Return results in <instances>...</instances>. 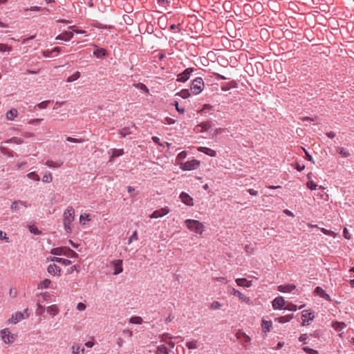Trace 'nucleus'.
I'll return each instance as SVG.
<instances>
[{
  "mask_svg": "<svg viewBox=\"0 0 354 354\" xmlns=\"http://www.w3.org/2000/svg\"><path fill=\"white\" fill-rule=\"evenodd\" d=\"M343 234H344V238L346 239H350L351 238V234H349L347 228H346V227L344 229Z\"/></svg>",
  "mask_w": 354,
  "mask_h": 354,
  "instance_id": "nucleus-63",
  "label": "nucleus"
},
{
  "mask_svg": "<svg viewBox=\"0 0 354 354\" xmlns=\"http://www.w3.org/2000/svg\"><path fill=\"white\" fill-rule=\"evenodd\" d=\"M292 318H293L292 315H288L286 316L277 317V318H276L275 320L277 321L279 323L284 324V323H286V322L290 321Z\"/></svg>",
  "mask_w": 354,
  "mask_h": 354,
  "instance_id": "nucleus-31",
  "label": "nucleus"
},
{
  "mask_svg": "<svg viewBox=\"0 0 354 354\" xmlns=\"http://www.w3.org/2000/svg\"><path fill=\"white\" fill-rule=\"evenodd\" d=\"M187 152L186 151H181L180 153H179L176 157V161L178 162L181 160H183L185 159L186 157H187Z\"/></svg>",
  "mask_w": 354,
  "mask_h": 354,
  "instance_id": "nucleus-52",
  "label": "nucleus"
},
{
  "mask_svg": "<svg viewBox=\"0 0 354 354\" xmlns=\"http://www.w3.org/2000/svg\"><path fill=\"white\" fill-rule=\"evenodd\" d=\"M186 346L189 349H196L198 348V342L196 340L189 341L186 343Z\"/></svg>",
  "mask_w": 354,
  "mask_h": 354,
  "instance_id": "nucleus-42",
  "label": "nucleus"
},
{
  "mask_svg": "<svg viewBox=\"0 0 354 354\" xmlns=\"http://www.w3.org/2000/svg\"><path fill=\"white\" fill-rule=\"evenodd\" d=\"M285 309L290 310V311H295V310H297V306L293 304L290 303L286 306Z\"/></svg>",
  "mask_w": 354,
  "mask_h": 354,
  "instance_id": "nucleus-56",
  "label": "nucleus"
},
{
  "mask_svg": "<svg viewBox=\"0 0 354 354\" xmlns=\"http://www.w3.org/2000/svg\"><path fill=\"white\" fill-rule=\"evenodd\" d=\"M53 180L52 174L50 172H46L42 178L44 183H50Z\"/></svg>",
  "mask_w": 354,
  "mask_h": 354,
  "instance_id": "nucleus-43",
  "label": "nucleus"
},
{
  "mask_svg": "<svg viewBox=\"0 0 354 354\" xmlns=\"http://www.w3.org/2000/svg\"><path fill=\"white\" fill-rule=\"evenodd\" d=\"M138 239V233L136 231H134L132 235L129 239V244H130L133 241H136Z\"/></svg>",
  "mask_w": 354,
  "mask_h": 354,
  "instance_id": "nucleus-57",
  "label": "nucleus"
},
{
  "mask_svg": "<svg viewBox=\"0 0 354 354\" xmlns=\"http://www.w3.org/2000/svg\"><path fill=\"white\" fill-rule=\"evenodd\" d=\"M93 46L95 48V50L93 51V55L96 57L101 58V57L106 55L107 51L106 49L102 48H98V46L95 44H93Z\"/></svg>",
  "mask_w": 354,
  "mask_h": 354,
  "instance_id": "nucleus-17",
  "label": "nucleus"
},
{
  "mask_svg": "<svg viewBox=\"0 0 354 354\" xmlns=\"http://www.w3.org/2000/svg\"><path fill=\"white\" fill-rule=\"evenodd\" d=\"M337 151L339 154H341L344 158L349 156V153L347 151H346L343 147H338Z\"/></svg>",
  "mask_w": 354,
  "mask_h": 354,
  "instance_id": "nucleus-48",
  "label": "nucleus"
},
{
  "mask_svg": "<svg viewBox=\"0 0 354 354\" xmlns=\"http://www.w3.org/2000/svg\"><path fill=\"white\" fill-rule=\"evenodd\" d=\"M42 120L43 119L39 118L32 119L28 121V124L32 125L39 124Z\"/></svg>",
  "mask_w": 354,
  "mask_h": 354,
  "instance_id": "nucleus-60",
  "label": "nucleus"
},
{
  "mask_svg": "<svg viewBox=\"0 0 354 354\" xmlns=\"http://www.w3.org/2000/svg\"><path fill=\"white\" fill-rule=\"evenodd\" d=\"M51 254L54 255H64L70 258H76L78 254L75 251L67 248H56L51 250Z\"/></svg>",
  "mask_w": 354,
  "mask_h": 354,
  "instance_id": "nucleus-3",
  "label": "nucleus"
},
{
  "mask_svg": "<svg viewBox=\"0 0 354 354\" xmlns=\"http://www.w3.org/2000/svg\"><path fill=\"white\" fill-rule=\"evenodd\" d=\"M295 288V286L293 284H286L279 286L277 289L281 292H291Z\"/></svg>",
  "mask_w": 354,
  "mask_h": 354,
  "instance_id": "nucleus-22",
  "label": "nucleus"
},
{
  "mask_svg": "<svg viewBox=\"0 0 354 354\" xmlns=\"http://www.w3.org/2000/svg\"><path fill=\"white\" fill-rule=\"evenodd\" d=\"M333 327L336 330H340L346 327V324L344 322H335L333 323Z\"/></svg>",
  "mask_w": 354,
  "mask_h": 354,
  "instance_id": "nucleus-37",
  "label": "nucleus"
},
{
  "mask_svg": "<svg viewBox=\"0 0 354 354\" xmlns=\"http://www.w3.org/2000/svg\"><path fill=\"white\" fill-rule=\"evenodd\" d=\"M73 37V32L71 31H64L56 37L57 40H63L65 41L71 40Z\"/></svg>",
  "mask_w": 354,
  "mask_h": 354,
  "instance_id": "nucleus-16",
  "label": "nucleus"
},
{
  "mask_svg": "<svg viewBox=\"0 0 354 354\" xmlns=\"http://www.w3.org/2000/svg\"><path fill=\"white\" fill-rule=\"evenodd\" d=\"M185 224L188 230L191 232H195L198 234L203 233L205 226L203 223L198 220L187 219L185 221Z\"/></svg>",
  "mask_w": 354,
  "mask_h": 354,
  "instance_id": "nucleus-2",
  "label": "nucleus"
},
{
  "mask_svg": "<svg viewBox=\"0 0 354 354\" xmlns=\"http://www.w3.org/2000/svg\"><path fill=\"white\" fill-rule=\"evenodd\" d=\"M1 337L6 344H10L15 340L14 335L11 334L8 328H4L1 331Z\"/></svg>",
  "mask_w": 354,
  "mask_h": 354,
  "instance_id": "nucleus-9",
  "label": "nucleus"
},
{
  "mask_svg": "<svg viewBox=\"0 0 354 354\" xmlns=\"http://www.w3.org/2000/svg\"><path fill=\"white\" fill-rule=\"evenodd\" d=\"M230 292L232 295L237 297L241 302H244L250 306H252L253 304L250 297H247L246 295L241 292L239 290H236L234 288H230Z\"/></svg>",
  "mask_w": 354,
  "mask_h": 354,
  "instance_id": "nucleus-7",
  "label": "nucleus"
},
{
  "mask_svg": "<svg viewBox=\"0 0 354 354\" xmlns=\"http://www.w3.org/2000/svg\"><path fill=\"white\" fill-rule=\"evenodd\" d=\"M86 309V305L82 302H80L77 305V310L79 311H84Z\"/></svg>",
  "mask_w": 354,
  "mask_h": 354,
  "instance_id": "nucleus-61",
  "label": "nucleus"
},
{
  "mask_svg": "<svg viewBox=\"0 0 354 354\" xmlns=\"http://www.w3.org/2000/svg\"><path fill=\"white\" fill-rule=\"evenodd\" d=\"M47 271L50 274L59 276L61 268L56 264H50L48 266Z\"/></svg>",
  "mask_w": 354,
  "mask_h": 354,
  "instance_id": "nucleus-20",
  "label": "nucleus"
},
{
  "mask_svg": "<svg viewBox=\"0 0 354 354\" xmlns=\"http://www.w3.org/2000/svg\"><path fill=\"white\" fill-rule=\"evenodd\" d=\"M50 103V101L49 100H46V101H43L40 103H39L37 104V107L39 109H46L47 107V106L48 105V104Z\"/></svg>",
  "mask_w": 354,
  "mask_h": 354,
  "instance_id": "nucleus-54",
  "label": "nucleus"
},
{
  "mask_svg": "<svg viewBox=\"0 0 354 354\" xmlns=\"http://www.w3.org/2000/svg\"><path fill=\"white\" fill-rule=\"evenodd\" d=\"M180 198L184 204L188 206L194 205L193 198L188 194L182 192L180 195Z\"/></svg>",
  "mask_w": 354,
  "mask_h": 354,
  "instance_id": "nucleus-15",
  "label": "nucleus"
},
{
  "mask_svg": "<svg viewBox=\"0 0 354 354\" xmlns=\"http://www.w3.org/2000/svg\"><path fill=\"white\" fill-rule=\"evenodd\" d=\"M314 292L319 295V297L325 299L327 301H331V298L329 296V295H328L327 293L325 292V291L320 287H317L315 289V291Z\"/></svg>",
  "mask_w": 354,
  "mask_h": 354,
  "instance_id": "nucleus-23",
  "label": "nucleus"
},
{
  "mask_svg": "<svg viewBox=\"0 0 354 354\" xmlns=\"http://www.w3.org/2000/svg\"><path fill=\"white\" fill-rule=\"evenodd\" d=\"M12 50V47L7 45V44H1L0 43V51L1 52H6V51H11Z\"/></svg>",
  "mask_w": 354,
  "mask_h": 354,
  "instance_id": "nucleus-47",
  "label": "nucleus"
},
{
  "mask_svg": "<svg viewBox=\"0 0 354 354\" xmlns=\"http://www.w3.org/2000/svg\"><path fill=\"white\" fill-rule=\"evenodd\" d=\"M239 286L249 288L252 286V281H248L245 278H239L235 280Z\"/></svg>",
  "mask_w": 354,
  "mask_h": 354,
  "instance_id": "nucleus-25",
  "label": "nucleus"
},
{
  "mask_svg": "<svg viewBox=\"0 0 354 354\" xmlns=\"http://www.w3.org/2000/svg\"><path fill=\"white\" fill-rule=\"evenodd\" d=\"M192 68H187L183 73L178 75L177 81L185 82L189 80L191 73L193 72Z\"/></svg>",
  "mask_w": 354,
  "mask_h": 354,
  "instance_id": "nucleus-13",
  "label": "nucleus"
},
{
  "mask_svg": "<svg viewBox=\"0 0 354 354\" xmlns=\"http://www.w3.org/2000/svg\"><path fill=\"white\" fill-rule=\"evenodd\" d=\"M170 209L168 207H162L160 209L155 210L151 214L149 215L151 218H158L169 214Z\"/></svg>",
  "mask_w": 354,
  "mask_h": 354,
  "instance_id": "nucleus-11",
  "label": "nucleus"
},
{
  "mask_svg": "<svg viewBox=\"0 0 354 354\" xmlns=\"http://www.w3.org/2000/svg\"><path fill=\"white\" fill-rule=\"evenodd\" d=\"M91 221V216L89 214L84 213L82 214L80 216V224L85 225L87 222Z\"/></svg>",
  "mask_w": 354,
  "mask_h": 354,
  "instance_id": "nucleus-30",
  "label": "nucleus"
},
{
  "mask_svg": "<svg viewBox=\"0 0 354 354\" xmlns=\"http://www.w3.org/2000/svg\"><path fill=\"white\" fill-rule=\"evenodd\" d=\"M63 162L61 161H53L51 160H48L46 162V165L50 168H58L62 165Z\"/></svg>",
  "mask_w": 354,
  "mask_h": 354,
  "instance_id": "nucleus-28",
  "label": "nucleus"
},
{
  "mask_svg": "<svg viewBox=\"0 0 354 354\" xmlns=\"http://www.w3.org/2000/svg\"><path fill=\"white\" fill-rule=\"evenodd\" d=\"M272 328V322L270 320H266L264 318L261 319V328L262 333H263L264 336H266L268 333H269Z\"/></svg>",
  "mask_w": 354,
  "mask_h": 354,
  "instance_id": "nucleus-12",
  "label": "nucleus"
},
{
  "mask_svg": "<svg viewBox=\"0 0 354 354\" xmlns=\"http://www.w3.org/2000/svg\"><path fill=\"white\" fill-rule=\"evenodd\" d=\"M285 304V301L282 297L275 298L272 301L274 309H281Z\"/></svg>",
  "mask_w": 354,
  "mask_h": 354,
  "instance_id": "nucleus-19",
  "label": "nucleus"
},
{
  "mask_svg": "<svg viewBox=\"0 0 354 354\" xmlns=\"http://www.w3.org/2000/svg\"><path fill=\"white\" fill-rule=\"evenodd\" d=\"M29 316L30 313H28V309L26 308L24 310V313L16 312L15 314L12 315V317L8 320V322L9 323L17 324L19 321L29 317Z\"/></svg>",
  "mask_w": 354,
  "mask_h": 354,
  "instance_id": "nucleus-6",
  "label": "nucleus"
},
{
  "mask_svg": "<svg viewBox=\"0 0 354 354\" xmlns=\"http://www.w3.org/2000/svg\"><path fill=\"white\" fill-rule=\"evenodd\" d=\"M20 206H23L24 207H28L30 206V205L26 201L19 200V201H14L11 204L10 208L14 212H18L20 209Z\"/></svg>",
  "mask_w": 354,
  "mask_h": 354,
  "instance_id": "nucleus-14",
  "label": "nucleus"
},
{
  "mask_svg": "<svg viewBox=\"0 0 354 354\" xmlns=\"http://www.w3.org/2000/svg\"><path fill=\"white\" fill-rule=\"evenodd\" d=\"M321 231L324 234H325L326 235H328V236H333V237H335V236H336V234L333 231L328 230H326L325 228H321Z\"/></svg>",
  "mask_w": 354,
  "mask_h": 354,
  "instance_id": "nucleus-51",
  "label": "nucleus"
},
{
  "mask_svg": "<svg viewBox=\"0 0 354 354\" xmlns=\"http://www.w3.org/2000/svg\"><path fill=\"white\" fill-rule=\"evenodd\" d=\"M134 86L136 87L137 88L144 91L146 93H149V88L146 86V85L142 83L135 84Z\"/></svg>",
  "mask_w": 354,
  "mask_h": 354,
  "instance_id": "nucleus-45",
  "label": "nucleus"
},
{
  "mask_svg": "<svg viewBox=\"0 0 354 354\" xmlns=\"http://www.w3.org/2000/svg\"><path fill=\"white\" fill-rule=\"evenodd\" d=\"M75 218V210L73 207H68L63 214V223L67 233L72 232V223Z\"/></svg>",
  "mask_w": 354,
  "mask_h": 354,
  "instance_id": "nucleus-1",
  "label": "nucleus"
},
{
  "mask_svg": "<svg viewBox=\"0 0 354 354\" xmlns=\"http://www.w3.org/2000/svg\"><path fill=\"white\" fill-rule=\"evenodd\" d=\"M169 351L165 345H160L156 350V354H168Z\"/></svg>",
  "mask_w": 354,
  "mask_h": 354,
  "instance_id": "nucleus-38",
  "label": "nucleus"
},
{
  "mask_svg": "<svg viewBox=\"0 0 354 354\" xmlns=\"http://www.w3.org/2000/svg\"><path fill=\"white\" fill-rule=\"evenodd\" d=\"M68 28L72 30L71 32H75L77 34H85L86 33L85 30L77 29V28H76V27L75 26H69Z\"/></svg>",
  "mask_w": 354,
  "mask_h": 354,
  "instance_id": "nucleus-50",
  "label": "nucleus"
},
{
  "mask_svg": "<svg viewBox=\"0 0 354 354\" xmlns=\"http://www.w3.org/2000/svg\"><path fill=\"white\" fill-rule=\"evenodd\" d=\"M131 133V131H130V128L129 127H124L123 129H122L120 131V134L122 136V137H125L127 136V135H129Z\"/></svg>",
  "mask_w": 354,
  "mask_h": 354,
  "instance_id": "nucleus-46",
  "label": "nucleus"
},
{
  "mask_svg": "<svg viewBox=\"0 0 354 354\" xmlns=\"http://www.w3.org/2000/svg\"><path fill=\"white\" fill-rule=\"evenodd\" d=\"M302 326L310 324V322L314 319V314L311 310H306L302 311Z\"/></svg>",
  "mask_w": 354,
  "mask_h": 354,
  "instance_id": "nucleus-10",
  "label": "nucleus"
},
{
  "mask_svg": "<svg viewBox=\"0 0 354 354\" xmlns=\"http://www.w3.org/2000/svg\"><path fill=\"white\" fill-rule=\"evenodd\" d=\"M71 352L72 354H84L85 353V349L84 347L82 346L81 344L77 343H74L71 348Z\"/></svg>",
  "mask_w": 354,
  "mask_h": 354,
  "instance_id": "nucleus-18",
  "label": "nucleus"
},
{
  "mask_svg": "<svg viewBox=\"0 0 354 354\" xmlns=\"http://www.w3.org/2000/svg\"><path fill=\"white\" fill-rule=\"evenodd\" d=\"M197 149L198 151L204 153L210 157H215L216 156V151L208 147H199Z\"/></svg>",
  "mask_w": 354,
  "mask_h": 354,
  "instance_id": "nucleus-21",
  "label": "nucleus"
},
{
  "mask_svg": "<svg viewBox=\"0 0 354 354\" xmlns=\"http://www.w3.org/2000/svg\"><path fill=\"white\" fill-rule=\"evenodd\" d=\"M180 168L183 171H191L199 167L201 162L199 160L193 159L185 162H178Z\"/></svg>",
  "mask_w": 354,
  "mask_h": 354,
  "instance_id": "nucleus-4",
  "label": "nucleus"
},
{
  "mask_svg": "<svg viewBox=\"0 0 354 354\" xmlns=\"http://www.w3.org/2000/svg\"><path fill=\"white\" fill-rule=\"evenodd\" d=\"M212 127H213L212 122L210 120H207V121L203 122L200 123L199 124L196 125L194 127V131L197 133H203V132L209 131L210 129H212Z\"/></svg>",
  "mask_w": 354,
  "mask_h": 354,
  "instance_id": "nucleus-8",
  "label": "nucleus"
},
{
  "mask_svg": "<svg viewBox=\"0 0 354 354\" xmlns=\"http://www.w3.org/2000/svg\"><path fill=\"white\" fill-rule=\"evenodd\" d=\"M18 116V111L16 109H12L6 113V118L8 120H13Z\"/></svg>",
  "mask_w": 354,
  "mask_h": 354,
  "instance_id": "nucleus-29",
  "label": "nucleus"
},
{
  "mask_svg": "<svg viewBox=\"0 0 354 354\" xmlns=\"http://www.w3.org/2000/svg\"><path fill=\"white\" fill-rule=\"evenodd\" d=\"M122 333L124 335H127L129 337H131L133 335V332L131 330H130L129 329H124L122 330Z\"/></svg>",
  "mask_w": 354,
  "mask_h": 354,
  "instance_id": "nucleus-64",
  "label": "nucleus"
},
{
  "mask_svg": "<svg viewBox=\"0 0 354 354\" xmlns=\"http://www.w3.org/2000/svg\"><path fill=\"white\" fill-rule=\"evenodd\" d=\"M204 88V82L201 77H196L192 82L191 86V91L194 95L199 94Z\"/></svg>",
  "mask_w": 354,
  "mask_h": 354,
  "instance_id": "nucleus-5",
  "label": "nucleus"
},
{
  "mask_svg": "<svg viewBox=\"0 0 354 354\" xmlns=\"http://www.w3.org/2000/svg\"><path fill=\"white\" fill-rule=\"evenodd\" d=\"M306 186L308 189L311 190H315L317 187V185L315 184L313 180L308 182Z\"/></svg>",
  "mask_w": 354,
  "mask_h": 354,
  "instance_id": "nucleus-55",
  "label": "nucleus"
},
{
  "mask_svg": "<svg viewBox=\"0 0 354 354\" xmlns=\"http://www.w3.org/2000/svg\"><path fill=\"white\" fill-rule=\"evenodd\" d=\"M80 77V73L79 71H77L74 74H73L72 75L69 76L67 78L66 82H72L75 81L77 79H79Z\"/></svg>",
  "mask_w": 354,
  "mask_h": 354,
  "instance_id": "nucleus-40",
  "label": "nucleus"
},
{
  "mask_svg": "<svg viewBox=\"0 0 354 354\" xmlns=\"http://www.w3.org/2000/svg\"><path fill=\"white\" fill-rule=\"evenodd\" d=\"M176 95L180 96L184 99L188 98L191 95L190 92L188 89H183Z\"/></svg>",
  "mask_w": 354,
  "mask_h": 354,
  "instance_id": "nucleus-39",
  "label": "nucleus"
},
{
  "mask_svg": "<svg viewBox=\"0 0 354 354\" xmlns=\"http://www.w3.org/2000/svg\"><path fill=\"white\" fill-rule=\"evenodd\" d=\"M316 196L318 200L323 199L326 201H327L328 200V197H329L328 194L326 193H319V194H316Z\"/></svg>",
  "mask_w": 354,
  "mask_h": 354,
  "instance_id": "nucleus-49",
  "label": "nucleus"
},
{
  "mask_svg": "<svg viewBox=\"0 0 354 354\" xmlns=\"http://www.w3.org/2000/svg\"><path fill=\"white\" fill-rule=\"evenodd\" d=\"M29 230L31 233H32L34 234H41V232L38 230V228L33 225L29 226Z\"/></svg>",
  "mask_w": 354,
  "mask_h": 354,
  "instance_id": "nucleus-58",
  "label": "nucleus"
},
{
  "mask_svg": "<svg viewBox=\"0 0 354 354\" xmlns=\"http://www.w3.org/2000/svg\"><path fill=\"white\" fill-rule=\"evenodd\" d=\"M52 261L57 262V263H60L64 264L65 266H68V265H70L71 263V261L70 260L66 259L59 258V257H53V259H52Z\"/></svg>",
  "mask_w": 354,
  "mask_h": 354,
  "instance_id": "nucleus-33",
  "label": "nucleus"
},
{
  "mask_svg": "<svg viewBox=\"0 0 354 354\" xmlns=\"http://www.w3.org/2000/svg\"><path fill=\"white\" fill-rule=\"evenodd\" d=\"M303 350L306 353H308V354H317V351H315V350H314L313 348H308V347H304Z\"/></svg>",
  "mask_w": 354,
  "mask_h": 354,
  "instance_id": "nucleus-59",
  "label": "nucleus"
},
{
  "mask_svg": "<svg viewBox=\"0 0 354 354\" xmlns=\"http://www.w3.org/2000/svg\"><path fill=\"white\" fill-rule=\"evenodd\" d=\"M235 336L238 339L243 340L245 342H250L251 340L250 337L247 334L240 330L236 333Z\"/></svg>",
  "mask_w": 354,
  "mask_h": 354,
  "instance_id": "nucleus-27",
  "label": "nucleus"
},
{
  "mask_svg": "<svg viewBox=\"0 0 354 354\" xmlns=\"http://www.w3.org/2000/svg\"><path fill=\"white\" fill-rule=\"evenodd\" d=\"M66 140L68 142H74V143H81V142H84L83 139H78V138H72V137H67Z\"/></svg>",
  "mask_w": 354,
  "mask_h": 354,
  "instance_id": "nucleus-53",
  "label": "nucleus"
},
{
  "mask_svg": "<svg viewBox=\"0 0 354 354\" xmlns=\"http://www.w3.org/2000/svg\"><path fill=\"white\" fill-rule=\"evenodd\" d=\"M27 176L29 179H31V180H33L35 181H39L40 180L39 175L35 171H32V172L28 174Z\"/></svg>",
  "mask_w": 354,
  "mask_h": 354,
  "instance_id": "nucleus-44",
  "label": "nucleus"
},
{
  "mask_svg": "<svg viewBox=\"0 0 354 354\" xmlns=\"http://www.w3.org/2000/svg\"><path fill=\"white\" fill-rule=\"evenodd\" d=\"M6 142L21 145L24 142V140L21 138L13 137V138H10V140H7Z\"/></svg>",
  "mask_w": 354,
  "mask_h": 354,
  "instance_id": "nucleus-41",
  "label": "nucleus"
},
{
  "mask_svg": "<svg viewBox=\"0 0 354 354\" xmlns=\"http://www.w3.org/2000/svg\"><path fill=\"white\" fill-rule=\"evenodd\" d=\"M51 283V281L48 279H45L38 284V289L48 288Z\"/></svg>",
  "mask_w": 354,
  "mask_h": 354,
  "instance_id": "nucleus-32",
  "label": "nucleus"
},
{
  "mask_svg": "<svg viewBox=\"0 0 354 354\" xmlns=\"http://www.w3.org/2000/svg\"><path fill=\"white\" fill-rule=\"evenodd\" d=\"M129 322L133 324H141L143 321L141 317L133 316L129 319Z\"/></svg>",
  "mask_w": 354,
  "mask_h": 354,
  "instance_id": "nucleus-34",
  "label": "nucleus"
},
{
  "mask_svg": "<svg viewBox=\"0 0 354 354\" xmlns=\"http://www.w3.org/2000/svg\"><path fill=\"white\" fill-rule=\"evenodd\" d=\"M223 306V304L218 301H214L210 304L209 308L210 310H219Z\"/></svg>",
  "mask_w": 354,
  "mask_h": 354,
  "instance_id": "nucleus-35",
  "label": "nucleus"
},
{
  "mask_svg": "<svg viewBox=\"0 0 354 354\" xmlns=\"http://www.w3.org/2000/svg\"><path fill=\"white\" fill-rule=\"evenodd\" d=\"M165 122L166 124H174L176 122V120H174L173 118H169V117H167L165 119Z\"/></svg>",
  "mask_w": 354,
  "mask_h": 354,
  "instance_id": "nucleus-62",
  "label": "nucleus"
},
{
  "mask_svg": "<svg viewBox=\"0 0 354 354\" xmlns=\"http://www.w3.org/2000/svg\"><path fill=\"white\" fill-rule=\"evenodd\" d=\"M124 153V151L123 149H113L112 151V154H111V159L113 158H115V157H119L122 155H123Z\"/></svg>",
  "mask_w": 354,
  "mask_h": 354,
  "instance_id": "nucleus-36",
  "label": "nucleus"
},
{
  "mask_svg": "<svg viewBox=\"0 0 354 354\" xmlns=\"http://www.w3.org/2000/svg\"><path fill=\"white\" fill-rule=\"evenodd\" d=\"M113 265H114V272H113V274H118L120 273H121L123 270V268H122V260H115L113 261Z\"/></svg>",
  "mask_w": 354,
  "mask_h": 354,
  "instance_id": "nucleus-24",
  "label": "nucleus"
},
{
  "mask_svg": "<svg viewBox=\"0 0 354 354\" xmlns=\"http://www.w3.org/2000/svg\"><path fill=\"white\" fill-rule=\"evenodd\" d=\"M46 312L52 317H55L59 313V309L56 304H53L47 307Z\"/></svg>",
  "mask_w": 354,
  "mask_h": 354,
  "instance_id": "nucleus-26",
  "label": "nucleus"
}]
</instances>
